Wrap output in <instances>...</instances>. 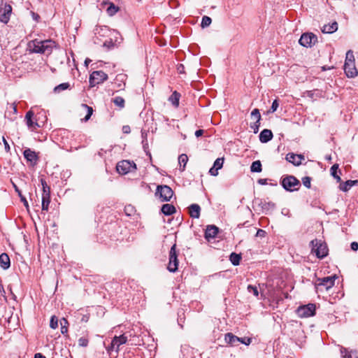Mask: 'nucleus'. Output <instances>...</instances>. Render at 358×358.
I'll return each instance as SVG.
<instances>
[{
	"instance_id": "obj_1",
	"label": "nucleus",
	"mask_w": 358,
	"mask_h": 358,
	"mask_svg": "<svg viewBox=\"0 0 358 358\" xmlns=\"http://www.w3.org/2000/svg\"><path fill=\"white\" fill-rule=\"evenodd\" d=\"M312 252L315 253L317 257L322 259L328 255L327 244L322 240L314 239L310 242Z\"/></svg>"
},
{
	"instance_id": "obj_2",
	"label": "nucleus",
	"mask_w": 358,
	"mask_h": 358,
	"mask_svg": "<svg viewBox=\"0 0 358 358\" xmlns=\"http://www.w3.org/2000/svg\"><path fill=\"white\" fill-rule=\"evenodd\" d=\"M280 184L288 192L296 191L301 186L300 181L294 176H285L281 178Z\"/></svg>"
},
{
	"instance_id": "obj_3",
	"label": "nucleus",
	"mask_w": 358,
	"mask_h": 358,
	"mask_svg": "<svg viewBox=\"0 0 358 358\" xmlns=\"http://www.w3.org/2000/svg\"><path fill=\"white\" fill-rule=\"evenodd\" d=\"M336 279V275L317 278L315 283L316 291L322 292L324 289L326 291H328L329 289L334 287Z\"/></svg>"
},
{
	"instance_id": "obj_4",
	"label": "nucleus",
	"mask_w": 358,
	"mask_h": 358,
	"mask_svg": "<svg viewBox=\"0 0 358 358\" xmlns=\"http://www.w3.org/2000/svg\"><path fill=\"white\" fill-rule=\"evenodd\" d=\"M136 169V164L129 160H122L117 163L116 166L117 171L122 175H126L128 173L133 172Z\"/></svg>"
},
{
	"instance_id": "obj_5",
	"label": "nucleus",
	"mask_w": 358,
	"mask_h": 358,
	"mask_svg": "<svg viewBox=\"0 0 358 358\" xmlns=\"http://www.w3.org/2000/svg\"><path fill=\"white\" fill-rule=\"evenodd\" d=\"M178 255L176 252V245L174 244L169 251V261L167 266V269L171 272L175 273L178 268Z\"/></svg>"
},
{
	"instance_id": "obj_6",
	"label": "nucleus",
	"mask_w": 358,
	"mask_h": 358,
	"mask_svg": "<svg viewBox=\"0 0 358 358\" xmlns=\"http://www.w3.org/2000/svg\"><path fill=\"white\" fill-rule=\"evenodd\" d=\"M156 195H159L162 201H169L173 195V191L168 185H158Z\"/></svg>"
},
{
	"instance_id": "obj_7",
	"label": "nucleus",
	"mask_w": 358,
	"mask_h": 358,
	"mask_svg": "<svg viewBox=\"0 0 358 358\" xmlns=\"http://www.w3.org/2000/svg\"><path fill=\"white\" fill-rule=\"evenodd\" d=\"M108 79V75L103 71H93L90 76V87H93L96 85L103 83Z\"/></svg>"
},
{
	"instance_id": "obj_8",
	"label": "nucleus",
	"mask_w": 358,
	"mask_h": 358,
	"mask_svg": "<svg viewBox=\"0 0 358 358\" xmlns=\"http://www.w3.org/2000/svg\"><path fill=\"white\" fill-rule=\"evenodd\" d=\"M317 42V36L310 32L303 34L299 41V44L306 48H310Z\"/></svg>"
},
{
	"instance_id": "obj_9",
	"label": "nucleus",
	"mask_w": 358,
	"mask_h": 358,
	"mask_svg": "<svg viewBox=\"0 0 358 358\" xmlns=\"http://www.w3.org/2000/svg\"><path fill=\"white\" fill-rule=\"evenodd\" d=\"M296 313L300 317H308L315 315V305L308 303L305 306H299L296 310Z\"/></svg>"
},
{
	"instance_id": "obj_10",
	"label": "nucleus",
	"mask_w": 358,
	"mask_h": 358,
	"mask_svg": "<svg viewBox=\"0 0 358 358\" xmlns=\"http://www.w3.org/2000/svg\"><path fill=\"white\" fill-rule=\"evenodd\" d=\"M34 116V113L32 110H30L26 113L24 118L28 128L31 131H34L41 127L37 120H33Z\"/></svg>"
},
{
	"instance_id": "obj_11",
	"label": "nucleus",
	"mask_w": 358,
	"mask_h": 358,
	"mask_svg": "<svg viewBox=\"0 0 358 358\" xmlns=\"http://www.w3.org/2000/svg\"><path fill=\"white\" fill-rule=\"evenodd\" d=\"M127 341V337L124 335H121L120 336H115L111 341L110 346L108 347V350H115L118 351L119 347L126 343Z\"/></svg>"
},
{
	"instance_id": "obj_12",
	"label": "nucleus",
	"mask_w": 358,
	"mask_h": 358,
	"mask_svg": "<svg viewBox=\"0 0 358 358\" xmlns=\"http://www.w3.org/2000/svg\"><path fill=\"white\" fill-rule=\"evenodd\" d=\"M12 13V6L10 4H5L0 9V22L7 24L10 20Z\"/></svg>"
},
{
	"instance_id": "obj_13",
	"label": "nucleus",
	"mask_w": 358,
	"mask_h": 358,
	"mask_svg": "<svg viewBox=\"0 0 358 358\" xmlns=\"http://www.w3.org/2000/svg\"><path fill=\"white\" fill-rule=\"evenodd\" d=\"M344 71L348 78L355 77L358 72L355 67V62H345L344 64Z\"/></svg>"
},
{
	"instance_id": "obj_14",
	"label": "nucleus",
	"mask_w": 358,
	"mask_h": 358,
	"mask_svg": "<svg viewBox=\"0 0 358 358\" xmlns=\"http://www.w3.org/2000/svg\"><path fill=\"white\" fill-rule=\"evenodd\" d=\"M304 159L303 155H296L293 152H289L286 155V160L294 166H299L301 164V162L302 160H304Z\"/></svg>"
},
{
	"instance_id": "obj_15",
	"label": "nucleus",
	"mask_w": 358,
	"mask_h": 358,
	"mask_svg": "<svg viewBox=\"0 0 358 358\" xmlns=\"http://www.w3.org/2000/svg\"><path fill=\"white\" fill-rule=\"evenodd\" d=\"M255 205H257L261 208L262 210L266 213L267 211L273 210L275 208V204L272 202H266L262 201L260 199H256L254 202Z\"/></svg>"
},
{
	"instance_id": "obj_16",
	"label": "nucleus",
	"mask_w": 358,
	"mask_h": 358,
	"mask_svg": "<svg viewBox=\"0 0 358 358\" xmlns=\"http://www.w3.org/2000/svg\"><path fill=\"white\" fill-rule=\"evenodd\" d=\"M219 231V228L215 225H208L205 231L204 237L207 241L216 237Z\"/></svg>"
},
{
	"instance_id": "obj_17",
	"label": "nucleus",
	"mask_w": 358,
	"mask_h": 358,
	"mask_svg": "<svg viewBox=\"0 0 358 358\" xmlns=\"http://www.w3.org/2000/svg\"><path fill=\"white\" fill-rule=\"evenodd\" d=\"M55 46V42L52 40L41 41V47L42 48V50H44L42 54H50Z\"/></svg>"
},
{
	"instance_id": "obj_18",
	"label": "nucleus",
	"mask_w": 358,
	"mask_h": 358,
	"mask_svg": "<svg viewBox=\"0 0 358 358\" xmlns=\"http://www.w3.org/2000/svg\"><path fill=\"white\" fill-rule=\"evenodd\" d=\"M41 183L43 187L42 200L50 201V187L47 184L46 181L43 179H41Z\"/></svg>"
},
{
	"instance_id": "obj_19",
	"label": "nucleus",
	"mask_w": 358,
	"mask_h": 358,
	"mask_svg": "<svg viewBox=\"0 0 358 358\" xmlns=\"http://www.w3.org/2000/svg\"><path fill=\"white\" fill-rule=\"evenodd\" d=\"M273 136V133L270 129H264L260 132L259 138L261 143H266L271 141Z\"/></svg>"
},
{
	"instance_id": "obj_20",
	"label": "nucleus",
	"mask_w": 358,
	"mask_h": 358,
	"mask_svg": "<svg viewBox=\"0 0 358 358\" xmlns=\"http://www.w3.org/2000/svg\"><path fill=\"white\" fill-rule=\"evenodd\" d=\"M24 158L31 163L36 164L38 160L36 153L30 148H27L23 152Z\"/></svg>"
},
{
	"instance_id": "obj_21",
	"label": "nucleus",
	"mask_w": 358,
	"mask_h": 358,
	"mask_svg": "<svg viewBox=\"0 0 358 358\" xmlns=\"http://www.w3.org/2000/svg\"><path fill=\"white\" fill-rule=\"evenodd\" d=\"M224 340L227 343L231 345V346L238 345L240 339L238 336L234 335L232 333H227L224 336Z\"/></svg>"
},
{
	"instance_id": "obj_22",
	"label": "nucleus",
	"mask_w": 358,
	"mask_h": 358,
	"mask_svg": "<svg viewBox=\"0 0 358 358\" xmlns=\"http://www.w3.org/2000/svg\"><path fill=\"white\" fill-rule=\"evenodd\" d=\"M358 184V180H348L345 181V182H341L339 185V189L340 190L343 192H348L352 186L357 185Z\"/></svg>"
},
{
	"instance_id": "obj_23",
	"label": "nucleus",
	"mask_w": 358,
	"mask_h": 358,
	"mask_svg": "<svg viewBox=\"0 0 358 358\" xmlns=\"http://www.w3.org/2000/svg\"><path fill=\"white\" fill-rule=\"evenodd\" d=\"M10 266V257L6 253L0 255V266L4 269H8Z\"/></svg>"
},
{
	"instance_id": "obj_24",
	"label": "nucleus",
	"mask_w": 358,
	"mask_h": 358,
	"mask_svg": "<svg viewBox=\"0 0 358 358\" xmlns=\"http://www.w3.org/2000/svg\"><path fill=\"white\" fill-rule=\"evenodd\" d=\"M161 211L165 215H171L176 212V209L173 205L166 203L162 205Z\"/></svg>"
},
{
	"instance_id": "obj_25",
	"label": "nucleus",
	"mask_w": 358,
	"mask_h": 358,
	"mask_svg": "<svg viewBox=\"0 0 358 358\" xmlns=\"http://www.w3.org/2000/svg\"><path fill=\"white\" fill-rule=\"evenodd\" d=\"M338 29V23L334 22L331 24H325L322 28V31L324 34H332Z\"/></svg>"
},
{
	"instance_id": "obj_26",
	"label": "nucleus",
	"mask_w": 358,
	"mask_h": 358,
	"mask_svg": "<svg viewBox=\"0 0 358 358\" xmlns=\"http://www.w3.org/2000/svg\"><path fill=\"white\" fill-rule=\"evenodd\" d=\"M201 208L198 204L194 203L189 206V215L193 218H199L200 216Z\"/></svg>"
},
{
	"instance_id": "obj_27",
	"label": "nucleus",
	"mask_w": 358,
	"mask_h": 358,
	"mask_svg": "<svg viewBox=\"0 0 358 358\" xmlns=\"http://www.w3.org/2000/svg\"><path fill=\"white\" fill-rule=\"evenodd\" d=\"M41 45V41L35 40L32 41V46L29 45V47L31 48L32 52L42 54V52H43L44 50H42Z\"/></svg>"
},
{
	"instance_id": "obj_28",
	"label": "nucleus",
	"mask_w": 358,
	"mask_h": 358,
	"mask_svg": "<svg viewBox=\"0 0 358 358\" xmlns=\"http://www.w3.org/2000/svg\"><path fill=\"white\" fill-rule=\"evenodd\" d=\"M180 97V93L176 91L173 92V94L169 96V100L175 106L178 107L179 105V99Z\"/></svg>"
},
{
	"instance_id": "obj_29",
	"label": "nucleus",
	"mask_w": 358,
	"mask_h": 358,
	"mask_svg": "<svg viewBox=\"0 0 358 358\" xmlns=\"http://www.w3.org/2000/svg\"><path fill=\"white\" fill-rule=\"evenodd\" d=\"M241 259V254L232 252L229 256V260L234 266H238Z\"/></svg>"
},
{
	"instance_id": "obj_30",
	"label": "nucleus",
	"mask_w": 358,
	"mask_h": 358,
	"mask_svg": "<svg viewBox=\"0 0 358 358\" xmlns=\"http://www.w3.org/2000/svg\"><path fill=\"white\" fill-rule=\"evenodd\" d=\"M262 170V163L259 160L255 161L250 166L251 172L259 173Z\"/></svg>"
},
{
	"instance_id": "obj_31",
	"label": "nucleus",
	"mask_w": 358,
	"mask_h": 358,
	"mask_svg": "<svg viewBox=\"0 0 358 358\" xmlns=\"http://www.w3.org/2000/svg\"><path fill=\"white\" fill-rule=\"evenodd\" d=\"M59 323H60V326H61V333L63 335L67 334V332H68V326H69L68 320L66 318L62 317L59 320Z\"/></svg>"
},
{
	"instance_id": "obj_32",
	"label": "nucleus",
	"mask_w": 358,
	"mask_h": 358,
	"mask_svg": "<svg viewBox=\"0 0 358 358\" xmlns=\"http://www.w3.org/2000/svg\"><path fill=\"white\" fill-rule=\"evenodd\" d=\"M13 187H14L15 192L17 193L18 196H20L21 201L23 203L24 206L27 208H28L29 204H28V201H27L26 198L22 194L21 191L19 189L18 187L15 183H13Z\"/></svg>"
},
{
	"instance_id": "obj_33",
	"label": "nucleus",
	"mask_w": 358,
	"mask_h": 358,
	"mask_svg": "<svg viewBox=\"0 0 358 358\" xmlns=\"http://www.w3.org/2000/svg\"><path fill=\"white\" fill-rule=\"evenodd\" d=\"M331 176L336 180L337 182H341V177L337 174V172L338 171V164H334L331 168Z\"/></svg>"
},
{
	"instance_id": "obj_34",
	"label": "nucleus",
	"mask_w": 358,
	"mask_h": 358,
	"mask_svg": "<svg viewBox=\"0 0 358 358\" xmlns=\"http://www.w3.org/2000/svg\"><path fill=\"white\" fill-rule=\"evenodd\" d=\"M69 88H70V84L69 83H61L59 85L56 86L54 88V92L56 93H59L62 91L68 90Z\"/></svg>"
},
{
	"instance_id": "obj_35",
	"label": "nucleus",
	"mask_w": 358,
	"mask_h": 358,
	"mask_svg": "<svg viewBox=\"0 0 358 358\" xmlns=\"http://www.w3.org/2000/svg\"><path fill=\"white\" fill-rule=\"evenodd\" d=\"M187 161L188 157L187 155L185 154H182L178 157V163L180 166L182 165V168L181 169L182 171L185 170V167L186 166V164L187 163Z\"/></svg>"
},
{
	"instance_id": "obj_36",
	"label": "nucleus",
	"mask_w": 358,
	"mask_h": 358,
	"mask_svg": "<svg viewBox=\"0 0 358 358\" xmlns=\"http://www.w3.org/2000/svg\"><path fill=\"white\" fill-rule=\"evenodd\" d=\"M114 104L120 108L124 107V99L121 96H116L113 99Z\"/></svg>"
},
{
	"instance_id": "obj_37",
	"label": "nucleus",
	"mask_w": 358,
	"mask_h": 358,
	"mask_svg": "<svg viewBox=\"0 0 358 358\" xmlns=\"http://www.w3.org/2000/svg\"><path fill=\"white\" fill-rule=\"evenodd\" d=\"M82 107L87 110V113L84 117V120L87 121L90 120L93 113V108L85 103L82 104Z\"/></svg>"
},
{
	"instance_id": "obj_38",
	"label": "nucleus",
	"mask_w": 358,
	"mask_h": 358,
	"mask_svg": "<svg viewBox=\"0 0 358 358\" xmlns=\"http://www.w3.org/2000/svg\"><path fill=\"white\" fill-rule=\"evenodd\" d=\"M119 10V8L111 3L107 8V13L110 16L114 15Z\"/></svg>"
},
{
	"instance_id": "obj_39",
	"label": "nucleus",
	"mask_w": 358,
	"mask_h": 358,
	"mask_svg": "<svg viewBox=\"0 0 358 358\" xmlns=\"http://www.w3.org/2000/svg\"><path fill=\"white\" fill-rule=\"evenodd\" d=\"M212 22V20L210 17L208 16H203L202 17V20H201V27L202 28H206V27H208V26H210V24H211Z\"/></svg>"
},
{
	"instance_id": "obj_40",
	"label": "nucleus",
	"mask_w": 358,
	"mask_h": 358,
	"mask_svg": "<svg viewBox=\"0 0 358 358\" xmlns=\"http://www.w3.org/2000/svg\"><path fill=\"white\" fill-rule=\"evenodd\" d=\"M58 318L55 315H52L50 318V327L53 329H57L58 327Z\"/></svg>"
},
{
	"instance_id": "obj_41",
	"label": "nucleus",
	"mask_w": 358,
	"mask_h": 358,
	"mask_svg": "<svg viewBox=\"0 0 358 358\" xmlns=\"http://www.w3.org/2000/svg\"><path fill=\"white\" fill-rule=\"evenodd\" d=\"M223 163H224V158H217L214 164H213V166L214 168H216L217 169H220L222 168L223 166Z\"/></svg>"
},
{
	"instance_id": "obj_42",
	"label": "nucleus",
	"mask_w": 358,
	"mask_h": 358,
	"mask_svg": "<svg viewBox=\"0 0 358 358\" xmlns=\"http://www.w3.org/2000/svg\"><path fill=\"white\" fill-rule=\"evenodd\" d=\"M355 62V57L353 55V52L352 50H348L346 53L345 62Z\"/></svg>"
},
{
	"instance_id": "obj_43",
	"label": "nucleus",
	"mask_w": 358,
	"mask_h": 358,
	"mask_svg": "<svg viewBox=\"0 0 358 358\" xmlns=\"http://www.w3.org/2000/svg\"><path fill=\"white\" fill-rule=\"evenodd\" d=\"M248 290L249 292L252 293L254 296H258L259 292H258L257 287L256 286L249 285L248 286Z\"/></svg>"
},
{
	"instance_id": "obj_44",
	"label": "nucleus",
	"mask_w": 358,
	"mask_h": 358,
	"mask_svg": "<svg viewBox=\"0 0 358 358\" xmlns=\"http://www.w3.org/2000/svg\"><path fill=\"white\" fill-rule=\"evenodd\" d=\"M311 178L310 177H308V176H306V177H303L302 178V182H303V185L307 187V188H310V186H311Z\"/></svg>"
},
{
	"instance_id": "obj_45",
	"label": "nucleus",
	"mask_w": 358,
	"mask_h": 358,
	"mask_svg": "<svg viewBox=\"0 0 358 358\" xmlns=\"http://www.w3.org/2000/svg\"><path fill=\"white\" fill-rule=\"evenodd\" d=\"M278 106H279L278 101L277 99H275L273 101L271 107V108L269 109V110L268 112V113H274L277 110Z\"/></svg>"
},
{
	"instance_id": "obj_46",
	"label": "nucleus",
	"mask_w": 358,
	"mask_h": 358,
	"mask_svg": "<svg viewBox=\"0 0 358 358\" xmlns=\"http://www.w3.org/2000/svg\"><path fill=\"white\" fill-rule=\"evenodd\" d=\"M252 117H255L258 122H260L261 115L259 110L258 108H255L251 113Z\"/></svg>"
},
{
	"instance_id": "obj_47",
	"label": "nucleus",
	"mask_w": 358,
	"mask_h": 358,
	"mask_svg": "<svg viewBox=\"0 0 358 358\" xmlns=\"http://www.w3.org/2000/svg\"><path fill=\"white\" fill-rule=\"evenodd\" d=\"M78 345L82 347H86L88 345V340L85 337H80L78 339Z\"/></svg>"
},
{
	"instance_id": "obj_48",
	"label": "nucleus",
	"mask_w": 358,
	"mask_h": 358,
	"mask_svg": "<svg viewBox=\"0 0 358 358\" xmlns=\"http://www.w3.org/2000/svg\"><path fill=\"white\" fill-rule=\"evenodd\" d=\"M341 353L343 356V358H352V356L351 355H350L348 352V350L346 348H341Z\"/></svg>"
},
{
	"instance_id": "obj_49",
	"label": "nucleus",
	"mask_w": 358,
	"mask_h": 358,
	"mask_svg": "<svg viewBox=\"0 0 358 358\" xmlns=\"http://www.w3.org/2000/svg\"><path fill=\"white\" fill-rule=\"evenodd\" d=\"M259 126L260 122H258V120H257L253 125H251V128L253 129L255 134H257L258 132Z\"/></svg>"
},
{
	"instance_id": "obj_50",
	"label": "nucleus",
	"mask_w": 358,
	"mask_h": 358,
	"mask_svg": "<svg viewBox=\"0 0 358 358\" xmlns=\"http://www.w3.org/2000/svg\"><path fill=\"white\" fill-rule=\"evenodd\" d=\"M50 202L49 201H43L42 200V210H45V211H48V206H49V204H50Z\"/></svg>"
},
{
	"instance_id": "obj_51",
	"label": "nucleus",
	"mask_w": 358,
	"mask_h": 358,
	"mask_svg": "<svg viewBox=\"0 0 358 358\" xmlns=\"http://www.w3.org/2000/svg\"><path fill=\"white\" fill-rule=\"evenodd\" d=\"M239 339H240L239 343H243L246 345H250V343H251L250 338H248L247 339L245 338H239Z\"/></svg>"
},
{
	"instance_id": "obj_52",
	"label": "nucleus",
	"mask_w": 358,
	"mask_h": 358,
	"mask_svg": "<svg viewBox=\"0 0 358 358\" xmlns=\"http://www.w3.org/2000/svg\"><path fill=\"white\" fill-rule=\"evenodd\" d=\"M209 173L211 176H217L218 175V169L214 168V166H213V167L210 169Z\"/></svg>"
},
{
	"instance_id": "obj_53",
	"label": "nucleus",
	"mask_w": 358,
	"mask_h": 358,
	"mask_svg": "<svg viewBox=\"0 0 358 358\" xmlns=\"http://www.w3.org/2000/svg\"><path fill=\"white\" fill-rule=\"evenodd\" d=\"M265 235H266V231L263 229H259L257 230L255 236L257 237H264Z\"/></svg>"
},
{
	"instance_id": "obj_54",
	"label": "nucleus",
	"mask_w": 358,
	"mask_h": 358,
	"mask_svg": "<svg viewBox=\"0 0 358 358\" xmlns=\"http://www.w3.org/2000/svg\"><path fill=\"white\" fill-rule=\"evenodd\" d=\"M134 211V208L131 206L125 207V213L127 215H131Z\"/></svg>"
},
{
	"instance_id": "obj_55",
	"label": "nucleus",
	"mask_w": 358,
	"mask_h": 358,
	"mask_svg": "<svg viewBox=\"0 0 358 358\" xmlns=\"http://www.w3.org/2000/svg\"><path fill=\"white\" fill-rule=\"evenodd\" d=\"M122 131L124 134H129L131 132L130 127L128 125H124L122 127Z\"/></svg>"
},
{
	"instance_id": "obj_56",
	"label": "nucleus",
	"mask_w": 358,
	"mask_h": 358,
	"mask_svg": "<svg viewBox=\"0 0 358 358\" xmlns=\"http://www.w3.org/2000/svg\"><path fill=\"white\" fill-rule=\"evenodd\" d=\"M350 247L353 251H357L358 250V243L357 242H352L351 243Z\"/></svg>"
},
{
	"instance_id": "obj_57",
	"label": "nucleus",
	"mask_w": 358,
	"mask_h": 358,
	"mask_svg": "<svg viewBox=\"0 0 358 358\" xmlns=\"http://www.w3.org/2000/svg\"><path fill=\"white\" fill-rule=\"evenodd\" d=\"M257 182L262 185H264L267 184V179L260 178L258 180Z\"/></svg>"
},
{
	"instance_id": "obj_58",
	"label": "nucleus",
	"mask_w": 358,
	"mask_h": 358,
	"mask_svg": "<svg viewBox=\"0 0 358 358\" xmlns=\"http://www.w3.org/2000/svg\"><path fill=\"white\" fill-rule=\"evenodd\" d=\"M203 130H202V129H199V130H196V131H195V136H196V137H200V136H201L203 135Z\"/></svg>"
},
{
	"instance_id": "obj_59",
	"label": "nucleus",
	"mask_w": 358,
	"mask_h": 358,
	"mask_svg": "<svg viewBox=\"0 0 358 358\" xmlns=\"http://www.w3.org/2000/svg\"><path fill=\"white\" fill-rule=\"evenodd\" d=\"M126 76L125 75H123V74H120V75H117V77H116V80H121L122 81L124 78Z\"/></svg>"
},
{
	"instance_id": "obj_60",
	"label": "nucleus",
	"mask_w": 358,
	"mask_h": 358,
	"mask_svg": "<svg viewBox=\"0 0 358 358\" xmlns=\"http://www.w3.org/2000/svg\"><path fill=\"white\" fill-rule=\"evenodd\" d=\"M3 141H4L5 150L6 151H8L10 150V146L4 138H3Z\"/></svg>"
},
{
	"instance_id": "obj_61",
	"label": "nucleus",
	"mask_w": 358,
	"mask_h": 358,
	"mask_svg": "<svg viewBox=\"0 0 358 358\" xmlns=\"http://www.w3.org/2000/svg\"><path fill=\"white\" fill-rule=\"evenodd\" d=\"M34 358H46L44 355H43L41 353H36L34 355Z\"/></svg>"
},
{
	"instance_id": "obj_62",
	"label": "nucleus",
	"mask_w": 358,
	"mask_h": 358,
	"mask_svg": "<svg viewBox=\"0 0 358 358\" xmlns=\"http://www.w3.org/2000/svg\"><path fill=\"white\" fill-rule=\"evenodd\" d=\"M184 66L182 64H180V66L178 68V70L179 73H182L183 72Z\"/></svg>"
},
{
	"instance_id": "obj_63",
	"label": "nucleus",
	"mask_w": 358,
	"mask_h": 358,
	"mask_svg": "<svg viewBox=\"0 0 358 358\" xmlns=\"http://www.w3.org/2000/svg\"><path fill=\"white\" fill-rule=\"evenodd\" d=\"M91 59L87 58L85 60V64L86 66H87L89 65V64L91 62Z\"/></svg>"
},
{
	"instance_id": "obj_64",
	"label": "nucleus",
	"mask_w": 358,
	"mask_h": 358,
	"mask_svg": "<svg viewBox=\"0 0 358 358\" xmlns=\"http://www.w3.org/2000/svg\"><path fill=\"white\" fill-rule=\"evenodd\" d=\"M10 108H13V110H14V113H17V107H16V106H15V105H14L13 103H12V104L10 105Z\"/></svg>"
}]
</instances>
